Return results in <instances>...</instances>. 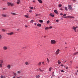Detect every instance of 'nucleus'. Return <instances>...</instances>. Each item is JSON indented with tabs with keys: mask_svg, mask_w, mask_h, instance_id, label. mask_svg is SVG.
Returning a JSON list of instances; mask_svg holds the SVG:
<instances>
[{
	"mask_svg": "<svg viewBox=\"0 0 78 78\" xmlns=\"http://www.w3.org/2000/svg\"><path fill=\"white\" fill-rule=\"evenodd\" d=\"M75 18V17L74 16H71V18Z\"/></svg>",
	"mask_w": 78,
	"mask_h": 78,
	"instance_id": "39",
	"label": "nucleus"
},
{
	"mask_svg": "<svg viewBox=\"0 0 78 78\" xmlns=\"http://www.w3.org/2000/svg\"><path fill=\"white\" fill-rule=\"evenodd\" d=\"M38 66H41V62H39L38 64Z\"/></svg>",
	"mask_w": 78,
	"mask_h": 78,
	"instance_id": "28",
	"label": "nucleus"
},
{
	"mask_svg": "<svg viewBox=\"0 0 78 78\" xmlns=\"http://www.w3.org/2000/svg\"><path fill=\"white\" fill-rule=\"evenodd\" d=\"M17 73L20 74V71H18L17 72Z\"/></svg>",
	"mask_w": 78,
	"mask_h": 78,
	"instance_id": "30",
	"label": "nucleus"
},
{
	"mask_svg": "<svg viewBox=\"0 0 78 78\" xmlns=\"http://www.w3.org/2000/svg\"><path fill=\"white\" fill-rule=\"evenodd\" d=\"M75 55H76V54H75V53L73 55V56H75Z\"/></svg>",
	"mask_w": 78,
	"mask_h": 78,
	"instance_id": "48",
	"label": "nucleus"
},
{
	"mask_svg": "<svg viewBox=\"0 0 78 78\" xmlns=\"http://www.w3.org/2000/svg\"><path fill=\"white\" fill-rule=\"evenodd\" d=\"M2 17H7V15H6L3 14L2 15Z\"/></svg>",
	"mask_w": 78,
	"mask_h": 78,
	"instance_id": "7",
	"label": "nucleus"
},
{
	"mask_svg": "<svg viewBox=\"0 0 78 78\" xmlns=\"http://www.w3.org/2000/svg\"><path fill=\"white\" fill-rule=\"evenodd\" d=\"M65 9L66 11L67 10V8L66 7H65Z\"/></svg>",
	"mask_w": 78,
	"mask_h": 78,
	"instance_id": "21",
	"label": "nucleus"
},
{
	"mask_svg": "<svg viewBox=\"0 0 78 78\" xmlns=\"http://www.w3.org/2000/svg\"><path fill=\"white\" fill-rule=\"evenodd\" d=\"M34 22V20H31V21L30 22V23H33V22Z\"/></svg>",
	"mask_w": 78,
	"mask_h": 78,
	"instance_id": "16",
	"label": "nucleus"
},
{
	"mask_svg": "<svg viewBox=\"0 0 78 78\" xmlns=\"http://www.w3.org/2000/svg\"><path fill=\"white\" fill-rule=\"evenodd\" d=\"M25 64H26V65H28V64H29V63H28V62H25Z\"/></svg>",
	"mask_w": 78,
	"mask_h": 78,
	"instance_id": "20",
	"label": "nucleus"
},
{
	"mask_svg": "<svg viewBox=\"0 0 78 78\" xmlns=\"http://www.w3.org/2000/svg\"><path fill=\"white\" fill-rule=\"evenodd\" d=\"M62 6V5L61 4H59L58 5V7H61Z\"/></svg>",
	"mask_w": 78,
	"mask_h": 78,
	"instance_id": "35",
	"label": "nucleus"
},
{
	"mask_svg": "<svg viewBox=\"0 0 78 78\" xmlns=\"http://www.w3.org/2000/svg\"><path fill=\"white\" fill-rule=\"evenodd\" d=\"M75 54L76 55H77V54H78V51L76 52L75 53Z\"/></svg>",
	"mask_w": 78,
	"mask_h": 78,
	"instance_id": "38",
	"label": "nucleus"
},
{
	"mask_svg": "<svg viewBox=\"0 0 78 78\" xmlns=\"http://www.w3.org/2000/svg\"><path fill=\"white\" fill-rule=\"evenodd\" d=\"M40 15L39 14H37L35 15L36 16H37H37H40Z\"/></svg>",
	"mask_w": 78,
	"mask_h": 78,
	"instance_id": "31",
	"label": "nucleus"
},
{
	"mask_svg": "<svg viewBox=\"0 0 78 78\" xmlns=\"http://www.w3.org/2000/svg\"><path fill=\"white\" fill-rule=\"evenodd\" d=\"M42 64H43V65H45V64H44V62H42Z\"/></svg>",
	"mask_w": 78,
	"mask_h": 78,
	"instance_id": "42",
	"label": "nucleus"
},
{
	"mask_svg": "<svg viewBox=\"0 0 78 78\" xmlns=\"http://www.w3.org/2000/svg\"><path fill=\"white\" fill-rule=\"evenodd\" d=\"M56 55H58V54L59 53V52H56Z\"/></svg>",
	"mask_w": 78,
	"mask_h": 78,
	"instance_id": "53",
	"label": "nucleus"
},
{
	"mask_svg": "<svg viewBox=\"0 0 78 78\" xmlns=\"http://www.w3.org/2000/svg\"><path fill=\"white\" fill-rule=\"evenodd\" d=\"M48 29H50V28H49L48 27H46L45 28V30H48Z\"/></svg>",
	"mask_w": 78,
	"mask_h": 78,
	"instance_id": "19",
	"label": "nucleus"
},
{
	"mask_svg": "<svg viewBox=\"0 0 78 78\" xmlns=\"http://www.w3.org/2000/svg\"><path fill=\"white\" fill-rule=\"evenodd\" d=\"M29 12H32V10H29Z\"/></svg>",
	"mask_w": 78,
	"mask_h": 78,
	"instance_id": "41",
	"label": "nucleus"
},
{
	"mask_svg": "<svg viewBox=\"0 0 78 78\" xmlns=\"http://www.w3.org/2000/svg\"><path fill=\"white\" fill-rule=\"evenodd\" d=\"M29 8L30 9H33V7H29Z\"/></svg>",
	"mask_w": 78,
	"mask_h": 78,
	"instance_id": "26",
	"label": "nucleus"
},
{
	"mask_svg": "<svg viewBox=\"0 0 78 78\" xmlns=\"http://www.w3.org/2000/svg\"><path fill=\"white\" fill-rule=\"evenodd\" d=\"M60 72H64V71L62 70H61Z\"/></svg>",
	"mask_w": 78,
	"mask_h": 78,
	"instance_id": "37",
	"label": "nucleus"
},
{
	"mask_svg": "<svg viewBox=\"0 0 78 78\" xmlns=\"http://www.w3.org/2000/svg\"><path fill=\"white\" fill-rule=\"evenodd\" d=\"M60 50H59V49H58L57 50V51H56V53H59V51Z\"/></svg>",
	"mask_w": 78,
	"mask_h": 78,
	"instance_id": "17",
	"label": "nucleus"
},
{
	"mask_svg": "<svg viewBox=\"0 0 78 78\" xmlns=\"http://www.w3.org/2000/svg\"><path fill=\"white\" fill-rule=\"evenodd\" d=\"M40 77V76H39V75H37V76H36V77L37 78H39Z\"/></svg>",
	"mask_w": 78,
	"mask_h": 78,
	"instance_id": "18",
	"label": "nucleus"
},
{
	"mask_svg": "<svg viewBox=\"0 0 78 78\" xmlns=\"http://www.w3.org/2000/svg\"><path fill=\"white\" fill-rule=\"evenodd\" d=\"M17 78H20L19 77H17Z\"/></svg>",
	"mask_w": 78,
	"mask_h": 78,
	"instance_id": "64",
	"label": "nucleus"
},
{
	"mask_svg": "<svg viewBox=\"0 0 78 78\" xmlns=\"http://www.w3.org/2000/svg\"><path fill=\"white\" fill-rule=\"evenodd\" d=\"M39 70H40V71L41 70V69L40 68H39Z\"/></svg>",
	"mask_w": 78,
	"mask_h": 78,
	"instance_id": "61",
	"label": "nucleus"
},
{
	"mask_svg": "<svg viewBox=\"0 0 78 78\" xmlns=\"http://www.w3.org/2000/svg\"><path fill=\"white\" fill-rule=\"evenodd\" d=\"M76 28H78V27L76 26V27H75Z\"/></svg>",
	"mask_w": 78,
	"mask_h": 78,
	"instance_id": "60",
	"label": "nucleus"
},
{
	"mask_svg": "<svg viewBox=\"0 0 78 78\" xmlns=\"http://www.w3.org/2000/svg\"><path fill=\"white\" fill-rule=\"evenodd\" d=\"M64 18H67V16H63Z\"/></svg>",
	"mask_w": 78,
	"mask_h": 78,
	"instance_id": "49",
	"label": "nucleus"
},
{
	"mask_svg": "<svg viewBox=\"0 0 78 78\" xmlns=\"http://www.w3.org/2000/svg\"><path fill=\"white\" fill-rule=\"evenodd\" d=\"M39 22L40 23H43V20H39Z\"/></svg>",
	"mask_w": 78,
	"mask_h": 78,
	"instance_id": "13",
	"label": "nucleus"
},
{
	"mask_svg": "<svg viewBox=\"0 0 78 78\" xmlns=\"http://www.w3.org/2000/svg\"><path fill=\"white\" fill-rule=\"evenodd\" d=\"M1 78H3V76H1Z\"/></svg>",
	"mask_w": 78,
	"mask_h": 78,
	"instance_id": "47",
	"label": "nucleus"
},
{
	"mask_svg": "<svg viewBox=\"0 0 78 78\" xmlns=\"http://www.w3.org/2000/svg\"><path fill=\"white\" fill-rule=\"evenodd\" d=\"M60 15H61V16H62V15H63V14H62V13H60Z\"/></svg>",
	"mask_w": 78,
	"mask_h": 78,
	"instance_id": "52",
	"label": "nucleus"
},
{
	"mask_svg": "<svg viewBox=\"0 0 78 78\" xmlns=\"http://www.w3.org/2000/svg\"><path fill=\"white\" fill-rule=\"evenodd\" d=\"M60 61V60H58V62H59Z\"/></svg>",
	"mask_w": 78,
	"mask_h": 78,
	"instance_id": "58",
	"label": "nucleus"
},
{
	"mask_svg": "<svg viewBox=\"0 0 78 78\" xmlns=\"http://www.w3.org/2000/svg\"><path fill=\"white\" fill-rule=\"evenodd\" d=\"M35 25H36V23H34Z\"/></svg>",
	"mask_w": 78,
	"mask_h": 78,
	"instance_id": "57",
	"label": "nucleus"
},
{
	"mask_svg": "<svg viewBox=\"0 0 78 78\" xmlns=\"http://www.w3.org/2000/svg\"><path fill=\"white\" fill-rule=\"evenodd\" d=\"M50 23V20H48L47 21V24H48V23Z\"/></svg>",
	"mask_w": 78,
	"mask_h": 78,
	"instance_id": "25",
	"label": "nucleus"
},
{
	"mask_svg": "<svg viewBox=\"0 0 78 78\" xmlns=\"http://www.w3.org/2000/svg\"><path fill=\"white\" fill-rule=\"evenodd\" d=\"M37 27H41V26H42V25H41V24H39V23H38L37 24Z\"/></svg>",
	"mask_w": 78,
	"mask_h": 78,
	"instance_id": "8",
	"label": "nucleus"
},
{
	"mask_svg": "<svg viewBox=\"0 0 78 78\" xmlns=\"http://www.w3.org/2000/svg\"><path fill=\"white\" fill-rule=\"evenodd\" d=\"M38 2L40 3H42V1L41 0H37Z\"/></svg>",
	"mask_w": 78,
	"mask_h": 78,
	"instance_id": "11",
	"label": "nucleus"
},
{
	"mask_svg": "<svg viewBox=\"0 0 78 78\" xmlns=\"http://www.w3.org/2000/svg\"><path fill=\"white\" fill-rule=\"evenodd\" d=\"M40 71H41V72H44V70H41Z\"/></svg>",
	"mask_w": 78,
	"mask_h": 78,
	"instance_id": "51",
	"label": "nucleus"
},
{
	"mask_svg": "<svg viewBox=\"0 0 78 78\" xmlns=\"http://www.w3.org/2000/svg\"><path fill=\"white\" fill-rule=\"evenodd\" d=\"M13 73L15 76H17V74L15 73Z\"/></svg>",
	"mask_w": 78,
	"mask_h": 78,
	"instance_id": "23",
	"label": "nucleus"
},
{
	"mask_svg": "<svg viewBox=\"0 0 78 78\" xmlns=\"http://www.w3.org/2000/svg\"><path fill=\"white\" fill-rule=\"evenodd\" d=\"M68 7L69 10H71V11H72V7L71 6V5H69Z\"/></svg>",
	"mask_w": 78,
	"mask_h": 78,
	"instance_id": "2",
	"label": "nucleus"
},
{
	"mask_svg": "<svg viewBox=\"0 0 78 78\" xmlns=\"http://www.w3.org/2000/svg\"><path fill=\"white\" fill-rule=\"evenodd\" d=\"M7 4L8 6H10V5H11V3L10 2H7Z\"/></svg>",
	"mask_w": 78,
	"mask_h": 78,
	"instance_id": "15",
	"label": "nucleus"
},
{
	"mask_svg": "<svg viewBox=\"0 0 78 78\" xmlns=\"http://www.w3.org/2000/svg\"><path fill=\"white\" fill-rule=\"evenodd\" d=\"M13 78H16V77H15V76H13Z\"/></svg>",
	"mask_w": 78,
	"mask_h": 78,
	"instance_id": "59",
	"label": "nucleus"
},
{
	"mask_svg": "<svg viewBox=\"0 0 78 78\" xmlns=\"http://www.w3.org/2000/svg\"><path fill=\"white\" fill-rule=\"evenodd\" d=\"M11 14H12V15H17V14L16 13H14V12H11Z\"/></svg>",
	"mask_w": 78,
	"mask_h": 78,
	"instance_id": "12",
	"label": "nucleus"
},
{
	"mask_svg": "<svg viewBox=\"0 0 78 78\" xmlns=\"http://www.w3.org/2000/svg\"><path fill=\"white\" fill-rule=\"evenodd\" d=\"M24 16L25 17H26V18H28V16H27V15H25Z\"/></svg>",
	"mask_w": 78,
	"mask_h": 78,
	"instance_id": "24",
	"label": "nucleus"
},
{
	"mask_svg": "<svg viewBox=\"0 0 78 78\" xmlns=\"http://www.w3.org/2000/svg\"><path fill=\"white\" fill-rule=\"evenodd\" d=\"M56 22H59V20H56Z\"/></svg>",
	"mask_w": 78,
	"mask_h": 78,
	"instance_id": "43",
	"label": "nucleus"
},
{
	"mask_svg": "<svg viewBox=\"0 0 78 78\" xmlns=\"http://www.w3.org/2000/svg\"><path fill=\"white\" fill-rule=\"evenodd\" d=\"M67 16V15H66V14H65L63 15V16Z\"/></svg>",
	"mask_w": 78,
	"mask_h": 78,
	"instance_id": "46",
	"label": "nucleus"
},
{
	"mask_svg": "<svg viewBox=\"0 0 78 78\" xmlns=\"http://www.w3.org/2000/svg\"><path fill=\"white\" fill-rule=\"evenodd\" d=\"M3 49L4 50H6L8 49V48L7 47L4 46L3 47Z\"/></svg>",
	"mask_w": 78,
	"mask_h": 78,
	"instance_id": "4",
	"label": "nucleus"
},
{
	"mask_svg": "<svg viewBox=\"0 0 78 78\" xmlns=\"http://www.w3.org/2000/svg\"><path fill=\"white\" fill-rule=\"evenodd\" d=\"M49 28H50V29H51V28H52V27L50 26V27H49Z\"/></svg>",
	"mask_w": 78,
	"mask_h": 78,
	"instance_id": "45",
	"label": "nucleus"
},
{
	"mask_svg": "<svg viewBox=\"0 0 78 78\" xmlns=\"http://www.w3.org/2000/svg\"><path fill=\"white\" fill-rule=\"evenodd\" d=\"M51 67L49 69V71H51Z\"/></svg>",
	"mask_w": 78,
	"mask_h": 78,
	"instance_id": "27",
	"label": "nucleus"
},
{
	"mask_svg": "<svg viewBox=\"0 0 78 78\" xmlns=\"http://www.w3.org/2000/svg\"><path fill=\"white\" fill-rule=\"evenodd\" d=\"M50 16H51V17H54V16H55V15H53V14H52L51 13H50L49 14Z\"/></svg>",
	"mask_w": 78,
	"mask_h": 78,
	"instance_id": "10",
	"label": "nucleus"
},
{
	"mask_svg": "<svg viewBox=\"0 0 78 78\" xmlns=\"http://www.w3.org/2000/svg\"><path fill=\"white\" fill-rule=\"evenodd\" d=\"M0 67H2V64H1V62H0Z\"/></svg>",
	"mask_w": 78,
	"mask_h": 78,
	"instance_id": "36",
	"label": "nucleus"
},
{
	"mask_svg": "<svg viewBox=\"0 0 78 78\" xmlns=\"http://www.w3.org/2000/svg\"><path fill=\"white\" fill-rule=\"evenodd\" d=\"M54 12L56 14H57V13H58V11L57 10H54Z\"/></svg>",
	"mask_w": 78,
	"mask_h": 78,
	"instance_id": "14",
	"label": "nucleus"
},
{
	"mask_svg": "<svg viewBox=\"0 0 78 78\" xmlns=\"http://www.w3.org/2000/svg\"><path fill=\"white\" fill-rule=\"evenodd\" d=\"M33 2H34V3H35V1H33Z\"/></svg>",
	"mask_w": 78,
	"mask_h": 78,
	"instance_id": "63",
	"label": "nucleus"
},
{
	"mask_svg": "<svg viewBox=\"0 0 78 78\" xmlns=\"http://www.w3.org/2000/svg\"><path fill=\"white\" fill-rule=\"evenodd\" d=\"M11 6H14V4H13V3H11Z\"/></svg>",
	"mask_w": 78,
	"mask_h": 78,
	"instance_id": "34",
	"label": "nucleus"
},
{
	"mask_svg": "<svg viewBox=\"0 0 78 78\" xmlns=\"http://www.w3.org/2000/svg\"><path fill=\"white\" fill-rule=\"evenodd\" d=\"M3 10H6V8H3Z\"/></svg>",
	"mask_w": 78,
	"mask_h": 78,
	"instance_id": "44",
	"label": "nucleus"
},
{
	"mask_svg": "<svg viewBox=\"0 0 78 78\" xmlns=\"http://www.w3.org/2000/svg\"><path fill=\"white\" fill-rule=\"evenodd\" d=\"M1 63H3V61L2 60H1Z\"/></svg>",
	"mask_w": 78,
	"mask_h": 78,
	"instance_id": "56",
	"label": "nucleus"
},
{
	"mask_svg": "<svg viewBox=\"0 0 78 78\" xmlns=\"http://www.w3.org/2000/svg\"><path fill=\"white\" fill-rule=\"evenodd\" d=\"M47 61H48V63H49V62H50V60H49V59L48 58H47Z\"/></svg>",
	"mask_w": 78,
	"mask_h": 78,
	"instance_id": "22",
	"label": "nucleus"
},
{
	"mask_svg": "<svg viewBox=\"0 0 78 78\" xmlns=\"http://www.w3.org/2000/svg\"><path fill=\"white\" fill-rule=\"evenodd\" d=\"M67 18H70V19H71V16H67Z\"/></svg>",
	"mask_w": 78,
	"mask_h": 78,
	"instance_id": "32",
	"label": "nucleus"
},
{
	"mask_svg": "<svg viewBox=\"0 0 78 78\" xmlns=\"http://www.w3.org/2000/svg\"><path fill=\"white\" fill-rule=\"evenodd\" d=\"M61 66H62V67H63L64 66V65L63 64H62L61 65Z\"/></svg>",
	"mask_w": 78,
	"mask_h": 78,
	"instance_id": "55",
	"label": "nucleus"
},
{
	"mask_svg": "<svg viewBox=\"0 0 78 78\" xmlns=\"http://www.w3.org/2000/svg\"><path fill=\"white\" fill-rule=\"evenodd\" d=\"M25 27H26V28H27V27H28V26L27 25L25 26Z\"/></svg>",
	"mask_w": 78,
	"mask_h": 78,
	"instance_id": "54",
	"label": "nucleus"
},
{
	"mask_svg": "<svg viewBox=\"0 0 78 78\" xmlns=\"http://www.w3.org/2000/svg\"><path fill=\"white\" fill-rule=\"evenodd\" d=\"M7 68H8V69H10L11 68V65H9L7 66Z\"/></svg>",
	"mask_w": 78,
	"mask_h": 78,
	"instance_id": "9",
	"label": "nucleus"
},
{
	"mask_svg": "<svg viewBox=\"0 0 78 78\" xmlns=\"http://www.w3.org/2000/svg\"><path fill=\"white\" fill-rule=\"evenodd\" d=\"M17 31H19V29H17Z\"/></svg>",
	"mask_w": 78,
	"mask_h": 78,
	"instance_id": "62",
	"label": "nucleus"
},
{
	"mask_svg": "<svg viewBox=\"0 0 78 78\" xmlns=\"http://www.w3.org/2000/svg\"><path fill=\"white\" fill-rule=\"evenodd\" d=\"M61 62H58V64H61Z\"/></svg>",
	"mask_w": 78,
	"mask_h": 78,
	"instance_id": "40",
	"label": "nucleus"
},
{
	"mask_svg": "<svg viewBox=\"0 0 78 78\" xmlns=\"http://www.w3.org/2000/svg\"><path fill=\"white\" fill-rule=\"evenodd\" d=\"M7 34L9 35V36H11V35H12V34H14V33L13 32L11 33H9Z\"/></svg>",
	"mask_w": 78,
	"mask_h": 78,
	"instance_id": "3",
	"label": "nucleus"
},
{
	"mask_svg": "<svg viewBox=\"0 0 78 78\" xmlns=\"http://www.w3.org/2000/svg\"><path fill=\"white\" fill-rule=\"evenodd\" d=\"M52 76H55V74H54V72L52 73Z\"/></svg>",
	"mask_w": 78,
	"mask_h": 78,
	"instance_id": "29",
	"label": "nucleus"
},
{
	"mask_svg": "<svg viewBox=\"0 0 78 78\" xmlns=\"http://www.w3.org/2000/svg\"><path fill=\"white\" fill-rule=\"evenodd\" d=\"M20 2V0H17V2H16V3L17 5H19Z\"/></svg>",
	"mask_w": 78,
	"mask_h": 78,
	"instance_id": "5",
	"label": "nucleus"
},
{
	"mask_svg": "<svg viewBox=\"0 0 78 78\" xmlns=\"http://www.w3.org/2000/svg\"><path fill=\"white\" fill-rule=\"evenodd\" d=\"M56 42V41L55 40H52L51 41V44H55Z\"/></svg>",
	"mask_w": 78,
	"mask_h": 78,
	"instance_id": "1",
	"label": "nucleus"
},
{
	"mask_svg": "<svg viewBox=\"0 0 78 78\" xmlns=\"http://www.w3.org/2000/svg\"><path fill=\"white\" fill-rule=\"evenodd\" d=\"M2 31H3V32H5V30L4 29H2Z\"/></svg>",
	"mask_w": 78,
	"mask_h": 78,
	"instance_id": "33",
	"label": "nucleus"
},
{
	"mask_svg": "<svg viewBox=\"0 0 78 78\" xmlns=\"http://www.w3.org/2000/svg\"><path fill=\"white\" fill-rule=\"evenodd\" d=\"M2 36L0 35V39L2 38Z\"/></svg>",
	"mask_w": 78,
	"mask_h": 78,
	"instance_id": "50",
	"label": "nucleus"
},
{
	"mask_svg": "<svg viewBox=\"0 0 78 78\" xmlns=\"http://www.w3.org/2000/svg\"><path fill=\"white\" fill-rule=\"evenodd\" d=\"M73 30H74L75 31V32H76V27H73Z\"/></svg>",
	"mask_w": 78,
	"mask_h": 78,
	"instance_id": "6",
	"label": "nucleus"
}]
</instances>
